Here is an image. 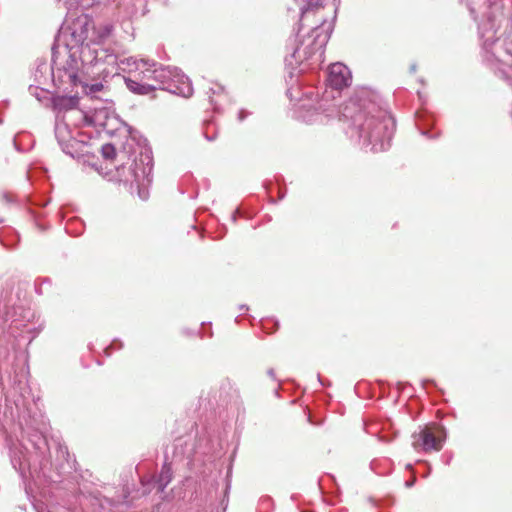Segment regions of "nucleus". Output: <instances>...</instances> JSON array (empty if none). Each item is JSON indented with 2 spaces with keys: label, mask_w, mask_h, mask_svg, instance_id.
I'll use <instances>...</instances> for the list:
<instances>
[{
  "label": "nucleus",
  "mask_w": 512,
  "mask_h": 512,
  "mask_svg": "<svg viewBox=\"0 0 512 512\" xmlns=\"http://www.w3.org/2000/svg\"><path fill=\"white\" fill-rule=\"evenodd\" d=\"M116 166V180L129 188L131 193L137 192L142 200L148 199L149 186L152 182V157L148 151H141L131 158L127 155L125 160Z\"/></svg>",
  "instance_id": "f03ea898"
},
{
  "label": "nucleus",
  "mask_w": 512,
  "mask_h": 512,
  "mask_svg": "<svg viewBox=\"0 0 512 512\" xmlns=\"http://www.w3.org/2000/svg\"><path fill=\"white\" fill-rule=\"evenodd\" d=\"M363 119V115L362 114H359L356 116V119L354 120L355 123H358L360 122L361 120Z\"/></svg>",
  "instance_id": "2eb2a0df"
},
{
  "label": "nucleus",
  "mask_w": 512,
  "mask_h": 512,
  "mask_svg": "<svg viewBox=\"0 0 512 512\" xmlns=\"http://www.w3.org/2000/svg\"><path fill=\"white\" fill-rule=\"evenodd\" d=\"M268 375L272 378H274L275 374H274V370L273 369H269L268 370Z\"/></svg>",
  "instance_id": "a211bd4d"
},
{
  "label": "nucleus",
  "mask_w": 512,
  "mask_h": 512,
  "mask_svg": "<svg viewBox=\"0 0 512 512\" xmlns=\"http://www.w3.org/2000/svg\"><path fill=\"white\" fill-rule=\"evenodd\" d=\"M55 109L59 111H71L73 114L81 116L86 125H97L100 124L96 119L84 114L82 111H73L78 104V98L75 96H60L56 97L53 101Z\"/></svg>",
  "instance_id": "1a4fd4ad"
},
{
  "label": "nucleus",
  "mask_w": 512,
  "mask_h": 512,
  "mask_svg": "<svg viewBox=\"0 0 512 512\" xmlns=\"http://www.w3.org/2000/svg\"><path fill=\"white\" fill-rule=\"evenodd\" d=\"M120 69L128 75L124 78L127 88L139 95H147L157 87L190 97L193 87L177 68L164 67L155 61L128 57L120 62Z\"/></svg>",
  "instance_id": "f257e3e1"
},
{
  "label": "nucleus",
  "mask_w": 512,
  "mask_h": 512,
  "mask_svg": "<svg viewBox=\"0 0 512 512\" xmlns=\"http://www.w3.org/2000/svg\"><path fill=\"white\" fill-rule=\"evenodd\" d=\"M79 65L75 52H67V59L63 65H60L57 59H53L52 73L53 75L57 73L62 82L77 87L79 82Z\"/></svg>",
  "instance_id": "423d86ee"
},
{
  "label": "nucleus",
  "mask_w": 512,
  "mask_h": 512,
  "mask_svg": "<svg viewBox=\"0 0 512 512\" xmlns=\"http://www.w3.org/2000/svg\"><path fill=\"white\" fill-rule=\"evenodd\" d=\"M102 155L105 159H113L118 158L120 160H125L128 155L126 151L116 153V149L112 144H105L101 148Z\"/></svg>",
  "instance_id": "9b49d317"
},
{
  "label": "nucleus",
  "mask_w": 512,
  "mask_h": 512,
  "mask_svg": "<svg viewBox=\"0 0 512 512\" xmlns=\"http://www.w3.org/2000/svg\"><path fill=\"white\" fill-rule=\"evenodd\" d=\"M79 85L82 87L83 92L87 95L95 94L103 89V84L100 82L94 83V84H88V83L82 82L79 79L78 86Z\"/></svg>",
  "instance_id": "f8f14e48"
},
{
  "label": "nucleus",
  "mask_w": 512,
  "mask_h": 512,
  "mask_svg": "<svg viewBox=\"0 0 512 512\" xmlns=\"http://www.w3.org/2000/svg\"><path fill=\"white\" fill-rule=\"evenodd\" d=\"M245 116L246 115L244 114V111H240L239 115H238V118H239L240 121H242L245 118Z\"/></svg>",
  "instance_id": "dca6fc26"
},
{
  "label": "nucleus",
  "mask_w": 512,
  "mask_h": 512,
  "mask_svg": "<svg viewBox=\"0 0 512 512\" xmlns=\"http://www.w3.org/2000/svg\"><path fill=\"white\" fill-rule=\"evenodd\" d=\"M414 482H415V480L407 481L405 483V485H406V487L410 488V487H412L414 485Z\"/></svg>",
  "instance_id": "f3484780"
},
{
  "label": "nucleus",
  "mask_w": 512,
  "mask_h": 512,
  "mask_svg": "<svg viewBox=\"0 0 512 512\" xmlns=\"http://www.w3.org/2000/svg\"><path fill=\"white\" fill-rule=\"evenodd\" d=\"M328 38V35L320 38V35L317 33L311 44L297 47L294 50L293 57L297 61H304L311 59L313 56H317V61H321Z\"/></svg>",
  "instance_id": "0eeeda50"
},
{
  "label": "nucleus",
  "mask_w": 512,
  "mask_h": 512,
  "mask_svg": "<svg viewBox=\"0 0 512 512\" xmlns=\"http://www.w3.org/2000/svg\"><path fill=\"white\" fill-rule=\"evenodd\" d=\"M66 129V124L57 123L55 128L56 137L59 142L65 141V138L61 136L62 132Z\"/></svg>",
  "instance_id": "ddd939ff"
},
{
  "label": "nucleus",
  "mask_w": 512,
  "mask_h": 512,
  "mask_svg": "<svg viewBox=\"0 0 512 512\" xmlns=\"http://www.w3.org/2000/svg\"><path fill=\"white\" fill-rule=\"evenodd\" d=\"M443 429L439 426H425L412 434V446L416 451H440L444 438Z\"/></svg>",
  "instance_id": "39448f33"
},
{
  "label": "nucleus",
  "mask_w": 512,
  "mask_h": 512,
  "mask_svg": "<svg viewBox=\"0 0 512 512\" xmlns=\"http://www.w3.org/2000/svg\"><path fill=\"white\" fill-rule=\"evenodd\" d=\"M33 90H37V88L30 87V91L32 92Z\"/></svg>",
  "instance_id": "aec40b11"
},
{
  "label": "nucleus",
  "mask_w": 512,
  "mask_h": 512,
  "mask_svg": "<svg viewBox=\"0 0 512 512\" xmlns=\"http://www.w3.org/2000/svg\"><path fill=\"white\" fill-rule=\"evenodd\" d=\"M113 31V26L109 23L101 24L97 27H92V22L86 16L78 18L74 24L72 36L75 38V42L81 45L82 62L85 59V49L88 45L84 46L85 41L90 40L92 42H103L107 39Z\"/></svg>",
  "instance_id": "20e7f679"
},
{
  "label": "nucleus",
  "mask_w": 512,
  "mask_h": 512,
  "mask_svg": "<svg viewBox=\"0 0 512 512\" xmlns=\"http://www.w3.org/2000/svg\"><path fill=\"white\" fill-rule=\"evenodd\" d=\"M494 42H495V40H493L492 42H488V41L484 42V48H485L486 50H488V48H489V47H490Z\"/></svg>",
  "instance_id": "4468645a"
},
{
  "label": "nucleus",
  "mask_w": 512,
  "mask_h": 512,
  "mask_svg": "<svg viewBox=\"0 0 512 512\" xmlns=\"http://www.w3.org/2000/svg\"><path fill=\"white\" fill-rule=\"evenodd\" d=\"M240 310H245V311H246V310H248V307H247V306H245V305H241V306H240Z\"/></svg>",
  "instance_id": "6ab92c4d"
},
{
  "label": "nucleus",
  "mask_w": 512,
  "mask_h": 512,
  "mask_svg": "<svg viewBox=\"0 0 512 512\" xmlns=\"http://www.w3.org/2000/svg\"><path fill=\"white\" fill-rule=\"evenodd\" d=\"M172 480V469L169 465L164 464L159 474L157 483L159 490L163 491Z\"/></svg>",
  "instance_id": "9d476101"
},
{
  "label": "nucleus",
  "mask_w": 512,
  "mask_h": 512,
  "mask_svg": "<svg viewBox=\"0 0 512 512\" xmlns=\"http://www.w3.org/2000/svg\"><path fill=\"white\" fill-rule=\"evenodd\" d=\"M394 130V121L390 116L381 119L366 117L363 123L358 125L359 138L363 145H371V151L382 152L390 147Z\"/></svg>",
  "instance_id": "7ed1b4c3"
},
{
  "label": "nucleus",
  "mask_w": 512,
  "mask_h": 512,
  "mask_svg": "<svg viewBox=\"0 0 512 512\" xmlns=\"http://www.w3.org/2000/svg\"><path fill=\"white\" fill-rule=\"evenodd\" d=\"M327 81L332 88L341 90L350 85L351 72L344 64L334 63L330 66Z\"/></svg>",
  "instance_id": "6e6552de"
}]
</instances>
